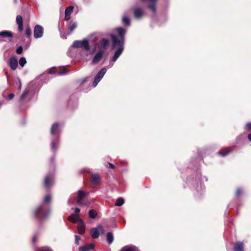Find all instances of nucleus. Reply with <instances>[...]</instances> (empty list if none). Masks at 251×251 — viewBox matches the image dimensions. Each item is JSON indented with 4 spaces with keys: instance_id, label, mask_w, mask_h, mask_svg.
I'll return each instance as SVG.
<instances>
[{
    "instance_id": "obj_1",
    "label": "nucleus",
    "mask_w": 251,
    "mask_h": 251,
    "mask_svg": "<svg viewBox=\"0 0 251 251\" xmlns=\"http://www.w3.org/2000/svg\"><path fill=\"white\" fill-rule=\"evenodd\" d=\"M117 31L119 34V37L113 34L111 35L113 41V48L117 47L118 48L111 59V61L113 62L116 61L124 50V34L126 33V30L122 27H119L117 29ZM113 64V63H110V67H112Z\"/></svg>"
},
{
    "instance_id": "obj_2",
    "label": "nucleus",
    "mask_w": 251,
    "mask_h": 251,
    "mask_svg": "<svg viewBox=\"0 0 251 251\" xmlns=\"http://www.w3.org/2000/svg\"><path fill=\"white\" fill-rule=\"evenodd\" d=\"M72 47L74 48H82L86 50H88L90 49L88 41L86 39L74 41Z\"/></svg>"
},
{
    "instance_id": "obj_3",
    "label": "nucleus",
    "mask_w": 251,
    "mask_h": 251,
    "mask_svg": "<svg viewBox=\"0 0 251 251\" xmlns=\"http://www.w3.org/2000/svg\"><path fill=\"white\" fill-rule=\"evenodd\" d=\"M100 233H104V229L101 225H99L97 227L93 228L90 230V233L93 238H98Z\"/></svg>"
},
{
    "instance_id": "obj_4",
    "label": "nucleus",
    "mask_w": 251,
    "mask_h": 251,
    "mask_svg": "<svg viewBox=\"0 0 251 251\" xmlns=\"http://www.w3.org/2000/svg\"><path fill=\"white\" fill-rule=\"evenodd\" d=\"M106 72V69L105 68H102L98 73L96 76L94 81L93 82V86L96 87L98 83L100 81L101 78L103 77L104 75Z\"/></svg>"
},
{
    "instance_id": "obj_5",
    "label": "nucleus",
    "mask_w": 251,
    "mask_h": 251,
    "mask_svg": "<svg viewBox=\"0 0 251 251\" xmlns=\"http://www.w3.org/2000/svg\"><path fill=\"white\" fill-rule=\"evenodd\" d=\"M34 214L39 219L43 220L48 214L43 210V206L41 205L36 209Z\"/></svg>"
},
{
    "instance_id": "obj_6",
    "label": "nucleus",
    "mask_w": 251,
    "mask_h": 251,
    "mask_svg": "<svg viewBox=\"0 0 251 251\" xmlns=\"http://www.w3.org/2000/svg\"><path fill=\"white\" fill-rule=\"evenodd\" d=\"M87 194L88 193L86 192L81 190H79L78 191L77 199L76 201L77 203L80 205H86V204L84 203L82 201V200L85 197H86Z\"/></svg>"
},
{
    "instance_id": "obj_7",
    "label": "nucleus",
    "mask_w": 251,
    "mask_h": 251,
    "mask_svg": "<svg viewBox=\"0 0 251 251\" xmlns=\"http://www.w3.org/2000/svg\"><path fill=\"white\" fill-rule=\"evenodd\" d=\"M104 50H99V51L95 54L92 63L93 64H97L101 59L103 54L104 53Z\"/></svg>"
},
{
    "instance_id": "obj_8",
    "label": "nucleus",
    "mask_w": 251,
    "mask_h": 251,
    "mask_svg": "<svg viewBox=\"0 0 251 251\" xmlns=\"http://www.w3.org/2000/svg\"><path fill=\"white\" fill-rule=\"evenodd\" d=\"M43 34V28L39 25H37L34 27V36L35 38H40Z\"/></svg>"
},
{
    "instance_id": "obj_9",
    "label": "nucleus",
    "mask_w": 251,
    "mask_h": 251,
    "mask_svg": "<svg viewBox=\"0 0 251 251\" xmlns=\"http://www.w3.org/2000/svg\"><path fill=\"white\" fill-rule=\"evenodd\" d=\"M109 41L108 39L103 38L102 39L100 42L99 44H97L95 46V48H99V50H104V51L106 50V47L108 45Z\"/></svg>"
},
{
    "instance_id": "obj_10",
    "label": "nucleus",
    "mask_w": 251,
    "mask_h": 251,
    "mask_svg": "<svg viewBox=\"0 0 251 251\" xmlns=\"http://www.w3.org/2000/svg\"><path fill=\"white\" fill-rule=\"evenodd\" d=\"M101 179L97 174H94L91 176V183L92 185H98L100 182Z\"/></svg>"
},
{
    "instance_id": "obj_11",
    "label": "nucleus",
    "mask_w": 251,
    "mask_h": 251,
    "mask_svg": "<svg viewBox=\"0 0 251 251\" xmlns=\"http://www.w3.org/2000/svg\"><path fill=\"white\" fill-rule=\"evenodd\" d=\"M78 233L83 234L85 232V226L82 220H80L77 226Z\"/></svg>"
},
{
    "instance_id": "obj_12",
    "label": "nucleus",
    "mask_w": 251,
    "mask_h": 251,
    "mask_svg": "<svg viewBox=\"0 0 251 251\" xmlns=\"http://www.w3.org/2000/svg\"><path fill=\"white\" fill-rule=\"evenodd\" d=\"M16 23L18 25V30L21 31L23 30V19L21 16L18 15L16 17Z\"/></svg>"
},
{
    "instance_id": "obj_13",
    "label": "nucleus",
    "mask_w": 251,
    "mask_h": 251,
    "mask_svg": "<svg viewBox=\"0 0 251 251\" xmlns=\"http://www.w3.org/2000/svg\"><path fill=\"white\" fill-rule=\"evenodd\" d=\"M9 66L12 70H15L18 66V61L16 58L13 57L9 60Z\"/></svg>"
},
{
    "instance_id": "obj_14",
    "label": "nucleus",
    "mask_w": 251,
    "mask_h": 251,
    "mask_svg": "<svg viewBox=\"0 0 251 251\" xmlns=\"http://www.w3.org/2000/svg\"><path fill=\"white\" fill-rule=\"evenodd\" d=\"M144 11L140 8H135L134 10V15L136 18L140 19L143 15Z\"/></svg>"
},
{
    "instance_id": "obj_15",
    "label": "nucleus",
    "mask_w": 251,
    "mask_h": 251,
    "mask_svg": "<svg viewBox=\"0 0 251 251\" xmlns=\"http://www.w3.org/2000/svg\"><path fill=\"white\" fill-rule=\"evenodd\" d=\"M53 176L52 175L48 176L45 179V186L47 188H49L52 183Z\"/></svg>"
},
{
    "instance_id": "obj_16",
    "label": "nucleus",
    "mask_w": 251,
    "mask_h": 251,
    "mask_svg": "<svg viewBox=\"0 0 251 251\" xmlns=\"http://www.w3.org/2000/svg\"><path fill=\"white\" fill-rule=\"evenodd\" d=\"M68 220L69 221L74 223H76L77 222H79V215L77 214H71L69 217Z\"/></svg>"
},
{
    "instance_id": "obj_17",
    "label": "nucleus",
    "mask_w": 251,
    "mask_h": 251,
    "mask_svg": "<svg viewBox=\"0 0 251 251\" xmlns=\"http://www.w3.org/2000/svg\"><path fill=\"white\" fill-rule=\"evenodd\" d=\"M12 33L9 31H2L0 32V37L2 38L9 37L11 39L13 37Z\"/></svg>"
},
{
    "instance_id": "obj_18",
    "label": "nucleus",
    "mask_w": 251,
    "mask_h": 251,
    "mask_svg": "<svg viewBox=\"0 0 251 251\" xmlns=\"http://www.w3.org/2000/svg\"><path fill=\"white\" fill-rule=\"evenodd\" d=\"M243 244L242 242H237L234 246L235 251H243Z\"/></svg>"
},
{
    "instance_id": "obj_19",
    "label": "nucleus",
    "mask_w": 251,
    "mask_h": 251,
    "mask_svg": "<svg viewBox=\"0 0 251 251\" xmlns=\"http://www.w3.org/2000/svg\"><path fill=\"white\" fill-rule=\"evenodd\" d=\"M121 251H138V249L134 246H126Z\"/></svg>"
},
{
    "instance_id": "obj_20",
    "label": "nucleus",
    "mask_w": 251,
    "mask_h": 251,
    "mask_svg": "<svg viewBox=\"0 0 251 251\" xmlns=\"http://www.w3.org/2000/svg\"><path fill=\"white\" fill-rule=\"evenodd\" d=\"M58 128V125L57 123L54 124L51 128V133L54 134Z\"/></svg>"
},
{
    "instance_id": "obj_21",
    "label": "nucleus",
    "mask_w": 251,
    "mask_h": 251,
    "mask_svg": "<svg viewBox=\"0 0 251 251\" xmlns=\"http://www.w3.org/2000/svg\"><path fill=\"white\" fill-rule=\"evenodd\" d=\"M125 202L124 199L120 198L118 199L116 201L115 205L117 206H122Z\"/></svg>"
},
{
    "instance_id": "obj_22",
    "label": "nucleus",
    "mask_w": 251,
    "mask_h": 251,
    "mask_svg": "<svg viewBox=\"0 0 251 251\" xmlns=\"http://www.w3.org/2000/svg\"><path fill=\"white\" fill-rule=\"evenodd\" d=\"M77 26V24L75 22L73 23L70 25L68 27V29L69 30V34H70Z\"/></svg>"
},
{
    "instance_id": "obj_23",
    "label": "nucleus",
    "mask_w": 251,
    "mask_h": 251,
    "mask_svg": "<svg viewBox=\"0 0 251 251\" xmlns=\"http://www.w3.org/2000/svg\"><path fill=\"white\" fill-rule=\"evenodd\" d=\"M107 240L108 243L111 244L113 240V235L112 233L108 232L107 234Z\"/></svg>"
},
{
    "instance_id": "obj_24",
    "label": "nucleus",
    "mask_w": 251,
    "mask_h": 251,
    "mask_svg": "<svg viewBox=\"0 0 251 251\" xmlns=\"http://www.w3.org/2000/svg\"><path fill=\"white\" fill-rule=\"evenodd\" d=\"M89 215L90 218L95 219L97 216V213L95 210L92 209L89 211Z\"/></svg>"
},
{
    "instance_id": "obj_25",
    "label": "nucleus",
    "mask_w": 251,
    "mask_h": 251,
    "mask_svg": "<svg viewBox=\"0 0 251 251\" xmlns=\"http://www.w3.org/2000/svg\"><path fill=\"white\" fill-rule=\"evenodd\" d=\"M123 22L125 25H130V20L129 18L126 16L123 17Z\"/></svg>"
},
{
    "instance_id": "obj_26",
    "label": "nucleus",
    "mask_w": 251,
    "mask_h": 251,
    "mask_svg": "<svg viewBox=\"0 0 251 251\" xmlns=\"http://www.w3.org/2000/svg\"><path fill=\"white\" fill-rule=\"evenodd\" d=\"M73 10V7L72 6H69L66 8L65 12V15H70L72 13Z\"/></svg>"
},
{
    "instance_id": "obj_27",
    "label": "nucleus",
    "mask_w": 251,
    "mask_h": 251,
    "mask_svg": "<svg viewBox=\"0 0 251 251\" xmlns=\"http://www.w3.org/2000/svg\"><path fill=\"white\" fill-rule=\"evenodd\" d=\"M29 91L27 90H25V91L23 92V93L22 94V95L20 97V100L22 101L24 100L25 99V98L27 96Z\"/></svg>"
},
{
    "instance_id": "obj_28",
    "label": "nucleus",
    "mask_w": 251,
    "mask_h": 251,
    "mask_svg": "<svg viewBox=\"0 0 251 251\" xmlns=\"http://www.w3.org/2000/svg\"><path fill=\"white\" fill-rule=\"evenodd\" d=\"M26 61L25 57H22L19 61V64L21 66L24 67V65L26 64Z\"/></svg>"
},
{
    "instance_id": "obj_29",
    "label": "nucleus",
    "mask_w": 251,
    "mask_h": 251,
    "mask_svg": "<svg viewBox=\"0 0 251 251\" xmlns=\"http://www.w3.org/2000/svg\"><path fill=\"white\" fill-rule=\"evenodd\" d=\"M67 72V71L65 69L63 68L62 70H61L60 71H56L55 73L57 75H62L65 74Z\"/></svg>"
},
{
    "instance_id": "obj_30",
    "label": "nucleus",
    "mask_w": 251,
    "mask_h": 251,
    "mask_svg": "<svg viewBox=\"0 0 251 251\" xmlns=\"http://www.w3.org/2000/svg\"><path fill=\"white\" fill-rule=\"evenodd\" d=\"M230 151H231L230 150L227 149L224 152H223L222 151L219 152V154H220L222 156H225L226 155L228 154Z\"/></svg>"
},
{
    "instance_id": "obj_31",
    "label": "nucleus",
    "mask_w": 251,
    "mask_h": 251,
    "mask_svg": "<svg viewBox=\"0 0 251 251\" xmlns=\"http://www.w3.org/2000/svg\"><path fill=\"white\" fill-rule=\"evenodd\" d=\"M79 251H89V249L88 248V246L86 245L84 246L80 247L79 248Z\"/></svg>"
},
{
    "instance_id": "obj_32",
    "label": "nucleus",
    "mask_w": 251,
    "mask_h": 251,
    "mask_svg": "<svg viewBox=\"0 0 251 251\" xmlns=\"http://www.w3.org/2000/svg\"><path fill=\"white\" fill-rule=\"evenodd\" d=\"M37 251H52L50 249L47 247H44L39 249Z\"/></svg>"
},
{
    "instance_id": "obj_33",
    "label": "nucleus",
    "mask_w": 251,
    "mask_h": 251,
    "mask_svg": "<svg viewBox=\"0 0 251 251\" xmlns=\"http://www.w3.org/2000/svg\"><path fill=\"white\" fill-rule=\"evenodd\" d=\"M23 51V48L20 46L17 48L16 50V52L18 54H21L22 53Z\"/></svg>"
},
{
    "instance_id": "obj_34",
    "label": "nucleus",
    "mask_w": 251,
    "mask_h": 251,
    "mask_svg": "<svg viewBox=\"0 0 251 251\" xmlns=\"http://www.w3.org/2000/svg\"><path fill=\"white\" fill-rule=\"evenodd\" d=\"M25 33H26V34L27 35V36H28L31 35V33H32L31 29L29 27L27 28L25 30Z\"/></svg>"
},
{
    "instance_id": "obj_35",
    "label": "nucleus",
    "mask_w": 251,
    "mask_h": 251,
    "mask_svg": "<svg viewBox=\"0 0 251 251\" xmlns=\"http://www.w3.org/2000/svg\"><path fill=\"white\" fill-rule=\"evenodd\" d=\"M50 195H47L45 198L44 202H48L50 201Z\"/></svg>"
},
{
    "instance_id": "obj_36",
    "label": "nucleus",
    "mask_w": 251,
    "mask_h": 251,
    "mask_svg": "<svg viewBox=\"0 0 251 251\" xmlns=\"http://www.w3.org/2000/svg\"><path fill=\"white\" fill-rule=\"evenodd\" d=\"M80 240V237L79 236L75 235V243L76 245L79 244V241Z\"/></svg>"
},
{
    "instance_id": "obj_37",
    "label": "nucleus",
    "mask_w": 251,
    "mask_h": 251,
    "mask_svg": "<svg viewBox=\"0 0 251 251\" xmlns=\"http://www.w3.org/2000/svg\"><path fill=\"white\" fill-rule=\"evenodd\" d=\"M14 94L13 93H11L8 96V99L10 100H12L14 98Z\"/></svg>"
},
{
    "instance_id": "obj_38",
    "label": "nucleus",
    "mask_w": 251,
    "mask_h": 251,
    "mask_svg": "<svg viewBox=\"0 0 251 251\" xmlns=\"http://www.w3.org/2000/svg\"><path fill=\"white\" fill-rule=\"evenodd\" d=\"M87 246H88V248L89 249V250H93L94 248V245L92 244L90 245H87Z\"/></svg>"
},
{
    "instance_id": "obj_39",
    "label": "nucleus",
    "mask_w": 251,
    "mask_h": 251,
    "mask_svg": "<svg viewBox=\"0 0 251 251\" xmlns=\"http://www.w3.org/2000/svg\"><path fill=\"white\" fill-rule=\"evenodd\" d=\"M75 214L78 215V214H79V213L80 212V209L78 208H75Z\"/></svg>"
},
{
    "instance_id": "obj_40",
    "label": "nucleus",
    "mask_w": 251,
    "mask_h": 251,
    "mask_svg": "<svg viewBox=\"0 0 251 251\" xmlns=\"http://www.w3.org/2000/svg\"><path fill=\"white\" fill-rule=\"evenodd\" d=\"M65 18L66 21H69L71 19L70 15H65Z\"/></svg>"
},
{
    "instance_id": "obj_41",
    "label": "nucleus",
    "mask_w": 251,
    "mask_h": 251,
    "mask_svg": "<svg viewBox=\"0 0 251 251\" xmlns=\"http://www.w3.org/2000/svg\"><path fill=\"white\" fill-rule=\"evenodd\" d=\"M241 191L240 189H238L236 191V196H238L240 195Z\"/></svg>"
},
{
    "instance_id": "obj_42",
    "label": "nucleus",
    "mask_w": 251,
    "mask_h": 251,
    "mask_svg": "<svg viewBox=\"0 0 251 251\" xmlns=\"http://www.w3.org/2000/svg\"><path fill=\"white\" fill-rule=\"evenodd\" d=\"M51 148L54 149L55 148V142L52 141L51 144Z\"/></svg>"
},
{
    "instance_id": "obj_43",
    "label": "nucleus",
    "mask_w": 251,
    "mask_h": 251,
    "mask_svg": "<svg viewBox=\"0 0 251 251\" xmlns=\"http://www.w3.org/2000/svg\"><path fill=\"white\" fill-rule=\"evenodd\" d=\"M108 165L109 166V167L111 168V169H114L115 168V166L114 165H113L112 164H111V163H108Z\"/></svg>"
},
{
    "instance_id": "obj_44",
    "label": "nucleus",
    "mask_w": 251,
    "mask_h": 251,
    "mask_svg": "<svg viewBox=\"0 0 251 251\" xmlns=\"http://www.w3.org/2000/svg\"><path fill=\"white\" fill-rule=\"evenodd\" d=\"M247 127L248 128H251V123H248L246 125Z\"/></svg>"
},
{
    "instance_id": "obj_45",
    "label": "nucleus",
    "mask_w": 251,
    "mask_h": 251,
    "mask_svg": "<svg viewBox=\"0 0 251 251\" xmlns=\"http://www.w3.org/2000/svg\"><path fill=\"white\" fill-rule=\"evenodd\" d=\"M19 89H20L21 88V83L20 82V80H19Z\"/></svg>"
},
{
    "instance_id": "obj_46",
    "label": "nucleus",
    "mask_w": 251,
    "mask_h": 251,
    "mask_svg": "<svg viewBox=\"0 0 251 251\" xmlns=\"http://www.w3.org/2000/svg\"><path fill=\"white\" fill-rule=\"evenodd\" d=\"M248 138H249V139L251 141V134H249L248 135Z\"/></svg>"
},
{
    "instance_id": "obj_47",
    "label": "nucleus",
    "mask_w": 251,
    "mask_h": 251,
    "mask_svg": "<svg viewBox=\"0 0 251 251\" xmlns=\"http://www.w3.org/2000/svg\"><path fill=\"white\" fill-rule=\"evenodd\" d=\"M33 240L34 241H35V237L33 238Z\"/></svg>"
}]
</instances>
